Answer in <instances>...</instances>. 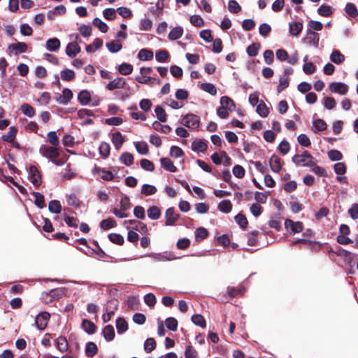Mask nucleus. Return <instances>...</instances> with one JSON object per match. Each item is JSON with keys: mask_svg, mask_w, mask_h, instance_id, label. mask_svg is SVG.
Instances as JSON below:
<instances>
[{"mask_svg": "<svg viewBox=\"0 0 358 358\" xmlns=\"http://www.w3.org/2000/svg\"><path fill=\"white\" fill-rule=\"evenodd\" d=\"M147 256L159 262L170 261L174 259L171 255L168 256L166 254L162 253H150L147 255Z\"/></svg>", "mask_w": 358, "mask_h": 358, "instance_id": "obj_30", "label": "nucleus"}, {"mask_svg": "<svg viewBox=\"0 0 358 358\" xmlns=\"http://www.w3.org/2000/svg\"><path fill=\"white\" fill-rule=\"evenodd\" d=\"M207 144L203 140H196L192 143L191 148L194 152H204L207 150Z\"/></svg>", "mask_w": 358, "mask_h": 358, "instance_id": "obj_18", "label": "nucleus"}, {"mask_svg": "<svg viewBox=\"0 0 358 358\" xmlns=\"http://www.w3.org/2000/svg\"><path fill=\"white\" fill-rule=\"evenodd\" d=\"M334 253L337 256L344 257L345 260L348 264H351L354 260L353 257L352 256V253L346 250L343 249L342 248L338 247Z\"/></svg>", "mask_w": 358, "mask_h": 358, "instance_id": "obj_19", "label": "nucleus"}, {"mask_svg": "<svg viewBox=\"0 0 358 358\" xmlns=\"http://www.w3.org/2000/svg\"><path fill=\"white\" fill-rule=\"evenodd\" d=\"M73 97V93L71 90L65 88L62 94L57 97V101L62 104H67Z\"/></svg>", "mask_w": 358, "mask_h": 358, "instance_id": "obj_10", "label": "nucleus"}, {"mask_svg": "<svg viewBox=\"0 0 358 358\" xmlns=\"http://www.w3.org/2000/svg\"><path fill=\"white\" fill-rule=\"evenodd\" d=\"M8 49L15 51V55L25 52L27 50V45L24 42H17L8 45Z\"/></svg>", "mask_w": 358, "mask_h": 358, "instance_id": "obj_12", "label": "nucleus"}, {"mask_svg": "<svg viewBox=\"0 0 358 358\" xmlns=\"http://www.w3.org/2000/svg\"><path fill=\"white\" fill-rule=\"evenodd\" d=\"M96 345L92 342H88L85 348V354L88 357H92L97 353Z\"/></svg>", "mask_w": 358, "mask_h": 358, "instance_id": "obj_43", "label": "nucleus"}, {"mask_svg": "<svg viewBox=\"0 0 358 358\" xmlns=\"http://www.w3.org/2000/svg\"><path fill=\"white\" fill-rule=\"evenodd\" d=\"M75 78V72L71 69H64L61 71V78L64 81H71Z\"/></svg>", "mask_w": 358, "mask_h": 358, "instance_id": "obj_48", "label": "nucleus"}, {"mask_svg": "<svg viewBox=\"0 0 358 358\" xmlns=\"http://www.w3.org/2000/svg\"><path fill=\"white\" fill-rule=\"evenodd\" d=\"M110 145L108 143L102 142L99 145L100 155L103 157L106 158L110 154Z\"/></svg>", "mask_w": 358, "mask_h": 358, "instance_id": "obj_64", "label": "nucleus"}, {"mask_svg": "<svg viewBox=\"0 0 358 358\" xmlns=\"http://www.w3.org/2000/svg\"><path fill=\"white\" fill-rule=\"evenodd\" d=\"M317 13L321 16L329 17L332 14V10L330 6L323 4L318 8Z\"/></svg>", "mask_w": 358, "mask_h": 358, "instance_id": "obj_52", "label": "nucleus"}, {"mask_svg": "<svg viewBox=\"0 0 358 358\" xmlns=\"http://www.w3.org/2000/svg\"><path fill=\"white\" fill-rule=\"evenodd\" d=\"M169 57V54L166 50H162L156 52L155 59L159 62H165Z\"/></svg>", "mask_w": 358, "mask_h": 358, "instance_id": "obj_60", "label": "nucleus"}, {"mask_svg": "<svg viewBox=\"0 0 358 358\" xmlns=\"http://www.w3.org/2000/svg\"><path fill=\"white\" fill-rule=\"evenodd\" d=\"M315 159L307 151L302 154H296L292 157V162L298 166L312 167L315 165Z\"/></svg>", "mask_w": 358, "mask_h": 358, "instance_id": "obj_1", "label": "nucleus"}, {"mask_svg": "<svg viewBox=\"0 0 358 358\" xmlns=\"http://www.w3.org/2000/svg\"><path fill=\"white\" fill-rule=\"evenodd\" d=\"M93 24L97 28H99V29L103 33L107 32L108 29V25L104 22H103L100 18L98 17L94 19Z\"/></svg>", "mask_w": 358, "mask_h": 358, "instance_id": "obj_57", "label": "nucleus"}, {"mask_svg": "<svg viewBox=\"0 0 358 358\" xmlns=\"http://www.w3.org/2000/svg\"><path fill=\"white\" fill-rule=\"evenodd\" d=\"M126 85V80L122 77H117L106 85V89L113 91L117 89H122Z\"/></svg>", "mask_w": 358, "mask_h": 358, "instance_id": "obj_7", "label": "nucleus"}, {"mask_svg": "<svg viewBox=\"0 0 358 358\" xmlns=\"http://www.w3.org/2000/svg\"><path fill=\"white\" fill-rule=\"evenodd\" d=\"M124 225L126 226L127 228H129V225H132L133 229L135 230H139L138 227L141 226L142 229L147 230V227L144 223L135 220H125L124 222Z\"/></svg>", "mask_w": 358, "mask_h": 358, "instance_id": "obj_31", "label": "nucleus"}, {"mask_svg": "<svg viewBox=\"0 0 358 358\" xmlns=\"http://www.w3.org/2000/svg\"><path fill=\"white\" fill-rule=\"evenodd\" d=\"M189 21L191 24L197 27H201L204 25L203 18L199 15H193L190 17Z\"/></svg>", "mask_w": 358, "mask_h": 358, "instance_id": "obj_56", "label": "nucleus"}, {"mask_svg": "<svg viewBox=\"0 0 358 358\" xmlns=\"http://www.w3.org/2000/svg\"><path fill=\"white\" fill-rule=\"evenodd\" d=\"M183 32H184L183 28L182 27L178 26V27L173 28L170 31L168 37H169V40L175 41V40L180 38L182 36Z\"/></svg>", "mask_w": 358, "mask_h": 358, "instance_id": "obj_22", "label": "nucleus"}, {"mask_svg": "<svg viewBox=\"0 0 358 358\" xmlns=\"http://www.w3.org/2000/svg\"><path fill=\"white\" fill-rule=\"evenodd\" d=\"M55 342L59 351L65 352L68 349V341L66 337H58Z\"/></svg>", "mask_w": 358, "mask_h": 358, "instance_id": "obj_40", "label": "nucleus"}, {"mask_svg": "<svg viewBox=\"0 0 358 358\" xmlns=\"http://www.w3.org/2000/svg\"><path fill=\"white\" fill-rule=\"evenodd\" d=\"M155 113L159 122H164L166 121V113L161 106H157L155 107Z\"/></svg>", "mask_w": 358, "mask_h": 358, "instance_id": "obj_47", "label": "nucleus"}, {"mask_svg": "<svg viewBox=\"0 0 358 358\" xmlns=\"http://www.w3.org/2000/svg\"><path fill=\"white\" fill-rule=\"evenodd\" d=\"M327 127L326 122L322 119H317L313 122V130L314 132L324 131Z\"/></svg>", "mask_w": 358, "mask_h": 358, "instance_id": "obj_33", "label": "nucleus"}, {"mask_svg": "<svg viewBox=\"0 0 358 358\" xmlns=\"http://www.w3.org/2000/svg\"><path fill=\"white\" fill-rule=\"evenodd\" d=\"M148 216L151 220H158L161 217V210L159 207L153 206L148 209Z\"/></svg>", "mask_w": 358, "mask_h": 358, "instance_id": "obj_26", "label": "nucleus"}, {"mask_svg": "<svg viewBox=\"0 0 358 358\" xmlns=\"http://www.w3.org/2000/svg\"><path fill=\"white\" fill-rule=\"evenodd\" d=\"M289 86V79L287 76H283L280 78L279 85L277 87V91L280 93L282 90Z\"/></svg>", "mask_w": 358, "mask_h": 358, "instance_id": "obj_62", "label": "nucleus"}, {"mask_svg": "<svg viewBox=\"0 0 358 358\" xmlns=\"http://www.w3.org/2000/svg\"><path fill=\"white\" fill-rule=\"evenodd\" d=\"M156 348V342L153 338L149 337L144 343V350L147 352H151Z\"/></svg>", "mask_w": 358, "mask_h": 358, "instance_id": "obj_54", "label": "nucleus"}, {"mask_svg": "<svg viewBox=\"0 0 358 358\" xmlns=\"http://www.w3.org/2000/svg\"><path fill=\"white\" fill-rule=\"evenodd\" d=\"M271 169L273 171L278 173L282 169L281 159L276 155H273L269 161Z\"/></svg>", "mask_w": 358, "mask_h": 358, "instance_id": "obj_17", "label": "nucleus"}, {"mask_svg": "<svg viewBox=\"0 0 358 358\" xmlns=\"http://www.w3.org/2000/svg\"><path fill=\"white\" fill-rule=\"evenodd\" d=\"M112 143L117 150H119L123 143H124V137L120 132H115L113 134L112 136Z\"/></svg>", "mask_w": 358, "mask_h": 358, "instance_id": "obj_24", "label": "nucleus"}, {"mask_svg": "<svg viewBox=\"0 0 358 358\" xmlns=\"http://www.w3.org/2000/svg\"><path fill=\"white\" fill-rule=\"evenodd\" d=\"M78 99L82 105H87L91 100V94L87 90H82L78 94Z\"/></svg>", "mask_w": 358, "mask_h": 358, "instance_id": "obj_27", "label": "nucleus"}, {"mask_svg": "<svg viewBox=\"0 0 358 358\" xmlns=\"http://www.w3.org/2000/svg\"><path fill=\"white\" fill-rule=\"evenodd\" d=\"M136 80L141 84L159 85L161 83V80L158 78L146 77L145 76L136 77Z\"/></svg>", "mask_w": 358, "mask_h": 358, "instance_id": "obj_21", "label": "nucleus"}, {"mask_svg": "<svg viewBox=\"0 0 358 358\" xmlns=\"http://www.w3.org/2000/svg\"><path fill=\"white\" fill-rule=\"evenodd\" d=\"M319 34L314 31L308 30L307 36L305 38V41L310 45H313L315 47L318 46L319 43Z\"/></svg>", "mask_w": 358, "mask_h": 358, "instance_id": "obj_13", "label": "nucleus"}, {"mask_svg": "<svg viewBox=\"0 0 358 358\" xmlns=\"http://www.w3.org/2000/svg\"><path fill=\"white\" fill-rule=\"evenodd\" d=\"M116 226V222L113 219L108 218L103 220L100 223V227L103 230H108Z\"/></svg>", "mask_w": 358, "mask_h": 358, "instance_id": "obj_49", "label": "nucleus"}, {"mask_svg": "<svg viewBox=\"0 0 358 358\" xmlns=\"http://www.w3.org/2000/svg\"><path fill=\"white\" fill-rule=\"evenodd\" d=\"M116 328L117 333L119 334H122L124 332H125L128 329L127 322L125 321L124 319L120 317L116 320Z\"/></svg>", "mask_w": 358, "mask_h": 358, "instance_id": "obj_42", "label": "nucleus"}, {"mask_svg": "<svg viewBox=\"0 0 358 358\" xmlns=\"http://www.w3.org/2000/svg\"><path fill=\"white\" fill-rule=\"evenodd\" d=\"M138 57L140 60L149 61L153 58V52L148 49H141L138 53Z\"/></svg>", "mask_w": 358, "mask_h": 358, "instance_id": "obj_37", "label": "nucleus"}, {"mask_svg": "<svg viewBox=\"0 0 358 358\" xmlns=\"http://www.w3.org/2000/svg\"><path fill=\"white\" fill-rule=\"evenodd\" d=\"M48 141L52 146H58L59 144V138L55 131H50L47 134Z\"/></svg>", "mask_w": 358, "mask_h": 358, "instance_id": "obj_55", "label": "nucleus"}, {"mask_svg": "<svg viewBox=\"0 0 358 358\" xmlns=\"http://www.w3.org/2000/svg\"><path fill=\"white\" fill-rule=\"evenodd\" d=\"M329 89L331 93H336L341 95H345L348 93V86L341 82H332L329 85Z\"/></svg>", "mask_w": 358, "mask_h": 358, "instance_id": "obj_5", "label": "nucleus"}, {"mask_svg": "<svg viewBox=\"0 0 358 358\" xmlns=\"http://www.w3.org/2000/svg\"><path fill=\"white\" fill-rule=\"evenodd\" d=\"M163 6V2H161L159 0H158L155 6L149 8V11L152 15L158 17L162 14Z\"/></svg>", "mask_w": 358, "mask_h": 358, "instance_id": "obj_44", "label": "nucleus"}, {"mask_svg": "<svg viewBox=\"0 0 358 358\" xmlns=\"http://www.w3.org/2000/svg\"><path fill=\"white\" fill-rule=\"evenodd\" d=\"M137 152L141 155H147L149 152L148 145L144 141H138L134 143Z\"/></svg>", "mask_w": 358, "mask_h": 358, "instance_id": "obj_38", "label": "nucleus"}, {"mask_svg": "<svg viewBox=\"0 0 358 358\" xmlns=\"http://www.w3.org/2000/svg\"><path fill=\"white\" fill-rule=\"evenodd\" d=\"M120 162L124 165L129 166L134 163V156L129 152H124L120 157Z\"/></svg>", "mask_w": 358, "mask_h": 358, "instance_id": "obj_41", "label": "nucleus"}, {"mask_svg": "<svg viewBox=\"0 0 358 358\" xmlns=\"http://www.w3.org/2000/svg\"><path fill=\"white\" fill-rule=\"evenodd\" d=\"M48 210L52 213L59 214L61 213L62 207L58 200H52L49 202Z\"/></svg>", "mask_w": 358, "mask_h": 358, "instance_id": "obj_25", "label": "nucleus"}, {"mask_svg": "<svg viewBox=\"0 0 358 358\" xmlns=\"http://www.w3.org/2000/svg\"><path fill=\"white\" fill-rule=\"evenodd\" d=\"M199 87L203 91L209 93L210 95H215L217 94V89L215 86L210 83H201Z\"/></svg>", "mask_w": 358, "mask_h": 358, "instance_id": "obj_29", "label": "nucleus"}, {"mask_svg": "<svg viewBox=\"0 0 358 358\" xmlns=\"http://www.w3.org/2000/svg\"><path fill=\"white\" fill-rule=\"evenodd\" d=\"M152 127L156 131H160L164 134H168L171 131V129L169 125H162L160 122L155 121L152 123Z\"/></svg>", "mask_w": 358, "mask_h": 358, "instance_id": "obj_59", "label": "nucleus"}, {"mask_svg": "<svg viewBox=\"0 0 358 358\" xmlns=\"http://www.w3.org/2000/svg\"><path fill=\"white\" fill-rule=\"evenodd\" d=\"M118 71L123 76H128L133 71V66L129 63H122L118 66Z\"/></svg>", "mask_w": 358, "mask_h": 358, "instance_id": "obj_39", "label": "nucleus"}, {"mask_svg": "<svg viewBox=\"0 0 358 358\" xmlns=\"http://www.w3.org/2000/svg\"><path fill=\"white\" fill-rule=\"evenodd\" d=\"M217 208L222 213H229L232 209V204L229 200H222L218 203Z\"/></svg>", "mask_w": 358, "mask_h": 358, "instance_id": "obj_28", "label": "nucleus"}, {"mask_svg": "<svg viewBox=\"0 0 358 358\" xmlns=\"http://www.w3.org/2000/svg\"><path fill=\"white\" fill-rule=\"evenodd\" d=\"M192 321L194 324L197 326H199L202 328L206 327V320L201 315L196 314L192 315Z\"/></svg>", "mask_w": 358, "mask_h": 358, "instance_id": "obj_58", "label": "nucleus"}, {"mask_svg": "<svg viewBox=\"0 0 358 358\" xmlns=\"http://www.w3.org/2000/svg\"><path fill=\"white\" fill-rule=\"evenodd\" d=\"M165 218V224L166 226H171L173 225L175 222L178 220V219L179 218V215L175 213L173 208H169L166 210Z\"/></svg>", "mask_w": 358, "mask_h": 358, "instance_id": "obj_8", "label": "nucleus"}, {"mask_svg": "<svg viewBox=\"0 0 358 358\" xmlns=\"http://www.w3.org/2000/svg\"><path fill=\"white\" fill-rule=\"evenodd\" d=\"M50 315L47 312L40 313L36 317L35 324L39 330H43L47 327Z\"/></svg>", "mask_w": 358, "mask_h": 358, "instance_id": "obj_6", "label": "nucleus"}, {"mask_svg": "<svg viewBox=\"0 0 358 358\" xmlns=\"http://www.w3.org/2000/svg\"><path fill=\"white\" fill-rule=\"evenodd\" d=\"M289 33L292 36H297L303 29V24L299 22H293L289 23Z\"/></svg>", "mask_w": 358, "mask_h": 358, "instance_id": "obj_23", "label": "nucleus"}, {"mask_svg": "<svg viewBox=\"0 0 358 358\" xmlns=\"http://www.w3.org/2000/svg\"><path fill=\"white\" fill-rule=\"evenodd\" d=\"M80 47L76 43H69L66 48V54L71 58H73L80 52Z\"/></svg>", "mask_w": 358, "mask_h": 358, "instance_id": "obj_11", "label": "nucleus"}, {"mask_svg": "<svg viewBox=\"0 0 358 358\" xmlns=\"http://www.w3.org/2000/svg\"><path fill=\"white\" fill-rule=\"evenodd\" d=\"M182 123L189 129H195L199 127V118L196 115L187 114L182 119Z\"/></svg>", "mask_w": 358, "mask_h": 358, "instance_id": "obj_4", "label": "nucleus"}, {"mask_svg": "<svg viewBox=\"0 0 358 358\" xmlns=\"http://www.w3.org/2000/svg\"><path fill=\"white\" fill-rule=\"evenodd\" d=\"M17 134V129L14 127H11L9 129V131L2 136L3 141L6 142H13Z\"/></svg>", "mask_w": 358, "mask_h": 358, "instance_id": "obj_51", "label": "nucleus"}, {"mask_svg": "<svg viewBox=\"0 0 358 358\" xmlns=\"http://www.w3.org/2000/svg\"><path fill=\"white\" fill-rule=\"evenodd\" d=\"M94 171L101 173V177L103 180L106 181H110L113 179V174L109 171H105L99 167L95 166Z\"/></svg>", "mask_w": 358, "mask_h": 358, "instance_id": "obj_35", "label": "nucleus"}, {"mask_svg": "<svg viewBox=\"0 0 358 358\" xmlns=\"http://www.w3.org/2000/svg\"><path fill=\"white\" fill-rule=\"evenodd\" d=\"M329 59L336 64H341L345 61V56L339 50H334L330 55Z\"/></svg>", "mask_w": 358, "mask_h": 358, "instance_id": "obj_16", "label": "nucleus"}, {"mask_svg": "<svg viewBox=\"0 0 358 358\" xmlns=\"http://www.w3.org/2000/svg\"><path fill=\"white\" fill-rule=\"evenodd\" d=\"M28 175L29 180L34 186L38 187L41 185L42 182L41 174L36 166H31L28 171Z\"/></svg>", "mask_w": 358, "mask_h": 358, "instance_id": "obj_3", "label": "nucleus"}, {"mask_svg": "<svg viewBox=\"0 0 358 358\" xmlns=\"http://www.w3.org/2000/svg\"><path fill=\"white\" fill-rule=\"evenodd\" d=\"M106 46L111 53H116L122 48V43L119 40H113L111 42L107 43Z\"/></svg>", "mask_w": 358, "mask_h": 358, "instance_id": "obj_20", "label": "nucleus"}, {"mask_svg": "<svg viewBox=\"0 0 358 358\" xmlns=\"http://www.w3.org/2000/svg\"><path fill=\"white\" fill-rule=\"evenodd\" d=\"M221 106L228 108L229 110H232L235 108V103L234 101L229 96H223L220 99Z\"/></svg>", "mask_w": 358, "mask_h": 358, "instance_id": "obj_34", "label": "nucleus"}, {"mask_svg": "<svg viewBox=\"0 0 358 358\" xmlns=\"http://www.w3.org/2000/svg\"><path fill=\"white\" fill-rule=\"evenodd\" d=\"M82 327L88 334H92L95 332L96 326L90 320H83L82 322Z\"/></svg>", "mask_w": 358, "mask_h": 358, "instance_id": "obj_36", "label": "nucleus"}, {"mask_svg": "<svg viewBox=\"0 0 358 358\" xmlns=\"http://www.w3.org/2000/svg\"><path fill=\"white\" fill-rule=\"evenodd\" d=\"M40 153L52 161L54 158L59 157V151L57 146L42 145L39 149Z\"/></svg>", "mask_w": 358, "mask_h": 358, "instance_id": "obj_2", "label": "nucleus"}, {"mask_svg": "<svg viewBox=\"0 0 358 358\" xmlns=\"http://www.w3.org/2000/svg\"><path fill=\"white\" fill-rule=\"evenodd\" d=\"M260 45L259 43H252L247 48V53L250 57H255L259 52Z\"/></svg>", "mask_w": 358, "mask_h": 358, "instance_id": "obj_61", "label": "nucleus"}, {"mask_svg": "<svg viewBox=\"0 0 358 358\" xmlns=\"http://www.w3.org/2000/svg\"><path fill=\"white\" fill-rule=\"evenodd\" d=\"M162 166L166 171L175 173L178 171L173 162L168 157H162L160 159Z\"/></svg>", "mask_w": 358, "mask_h": 358, "instance_id": "obj_15", "label": "nucleus"}, {"mask_svg": "<svg viewBox=\"0 0 358 358\" xmlns=\"http://www.w3.org/2000/svg\"><path fill=\"white\" fill-rule=\"evenodd\" d=\"M157 192V188L154 185L144 184L141 187V194L145 196L153 195Z\"/></svg>", "mask_w": 358, "mask_h": 358, "instance_id": "obj_45", "label": "nucleus"}, {"mask_svg": "<svg viewBox=\"0 0 358 358\" xmlns=\"http://www.w3.org/2000/svg\"><path fill=\"white\" fill-rule=\"evenodd\" d=\"M32 195L34 196L35 199V204L39 208H43L45 207V199L44 196L39 193V192H33Z\"/></svg>", "mask_w": 358, "mask_h": 358, "instance_id": "obj_50", "label": "nucleus"}, {"mask_svg": "<svg viewBox=\"0 0 358 358\" xmlns=\"http://www.w3.org/2000/svg\"><path fill=\"white\" fill-rule=\"evenodd\" d=\"M60 41L57 38H50L46 41V49L51 52H56L60 48Z\"/></svg>", "mask_w": 358, "mask_h": 358, "instance_id": "obj_14", "label": "nucleus"}, {"mask_svg": "<svg viewBox=\"0 0 358 358\" xmlns=\"http://www.w3.org/2000/svg\"><path fill=\"white\" fill-rule=\"evenodd\" d=\"M285 225L287 229L289 228L294 234L299 233L303 230V223L299 221L294 222L287 219L285 220Z\"/></svg>", "mask_w": 358, "mask_h": 358, "instance_id": "obj_9", "label": "nucleus"}, {"mask_svg": "<svg viewBox=\"0 0 358 358\" xmlns=\"http://www.w3.org/2000/svg\"><path fill=\"white\" fill-rule=\"evenodd\" d=\"M256 111L262 117H266L269 114V108L262 101L257 106Z\"/></svg>", "mask_w": 358, "mask_h": 358, "instance_id": "obj_32", "label": "nucleus"}, {"mask_svg": "<svg viewBox=\"0 0 358 358\" xmlns=\"http://www.w3.org/2000/svg\"><path fill=\"white\" fill-rule=\"evenodd\" d=\"M228 9L232 13H238L241 11V7L235 0H230L228 3Z\"/></svg>", "mask_w": 358, "mask_h": 358, "instance_id": "obj_63", "label": "nucleus"}, {"mask_svg": "<svg viewBox=\"0 0 358 358\" xmlns=\"http://www.w3.org/2000/svg\"><path fill=\"white\" fill-rule=\"evenodd\" d=\"M22 113L29 117H32L35 115L34 108L28 103H23L20 108Z\"/></svg>", "mask_w": 358, "mask_h": 358, "instance_id": "obj_46", "label": "nucleus"}, {"mask_svg": "<svg viewBox=\"0 0 358 358\" xmlns=\"http://www.w3.org/2000/svg\"><path fill=\"white\" fill-rule=\"evenodd\" d=\"M345 10L346 13L352 17H356L358 15V10L352 3H348Z\"/></svg>", "mask_w": 358, "mask_h": 358, "instance_id": "obj_53", "label": "nucleus"}]
</instances>
